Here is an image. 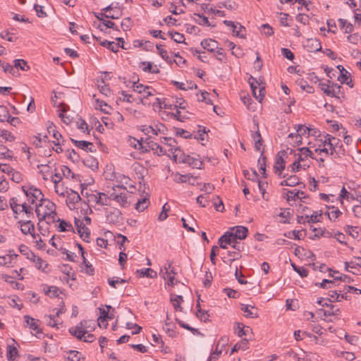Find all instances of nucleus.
Here are the masks:
<instances>
[{
    "label": "nucleus",
    "instance_id": "obj_1",
    "mask_svg": "<svg viewBox=\"0 0 361 361\" xmlns=\"http://www.w3.org/2000/svg\"><path fill=\"white\" fill-rule=\"evenodd\" d=\"M35 212L39 221L45 219L48 223L56 221V205L49 200H44L37 204Z\"/></svg>",
    "mask_w": 361,
    "mask_h": 361
},
{
    "label": "nucleus",
    "instance_id": "obj_31",
    "mask_svg": "<svg viewBox=\"0 0 361 361\" xmlns=\"http://www.w3.org/2000/svg\"><path fill=\"white\" fill-rule=\"evenodd\" d=\"M149 204V200L147 196L139 200L135 204V209L139 212H142Z\"/></svg>",
    "mask_w": 361,
    "mask_h": 361
},
{
    "label": "nucleus",
    "instance_id": "obj_29",
    "mask_svg": "<svg viewBox=\"0 0 361 361\" xmlns=\"http://www.w3.org/2000/svg\"><path fill=\"white\" fill-rule=\"evenodd\" d=\"M300 154H298L299 161H303L308 157H313V152L310 150L307 147H302L299 149Z\"/></svg>",
    "mask_w": 361,
    "mask_h": 361
},
{
    "label": "nucleus",
    "instance_id": "obj_16",
    "mask_svg": "<svg viewBox=\"0 0 361 361\" xmlns=\"http://www.w3.org/2000/svg\"><path fill=\"white\" fill-rule=\"evenodd\" d=\"M241 310L244 312L246 317L257 318L258 317L257 310L255 306L250 305H242Z\"/></svg>",
    "mask_w": 361,
    "mask_h": 361
},
{
    "label": "nucleus",
    "instance_id": "obj_34",
    "mask_svg": "<svg viewBox=\"0 0 361 361\" xmlns=\"http://www.w3.org/2000/svg\"><path fill=\"white\" fill-rule=\"evenodd\" d=\"M55 221H59V231H61V232L69 231L73 230V226L70 223L66 221L65 220H61L60 219H56Z\"/></svg>",
    "mask_w": 361,
    "mask_h": 361
},
{
    "label": "nucleus",
    "instance_id": "obj_5",
    "mask_svg": "<svg viewBox=\"0 0 361 361\" xmlns=\"http://www.w3.org/2000/svg\"><path fill=\"white\" fill-rule=\"evenodd\" d=\"M23 190L25 195L29 198V201L31 204H35L37 201L42 202V201L44 200L43 198L44 195L38 188L30 187L26 189L25 187H23Z\"/></svg>",
    "mask_w": 361,
    "mask_h": 361
},
{
    "label": "nucleus",
    "instance_id": "obj_37",
    "mask_svg": "<svg viewBox=\"0 0 361 361\" xmlns=\"http://www.w3.org/2000/svg\"><path fill=\"white\" fill-rule=\"evenodd\" d=\"M137 272L140 273V276L150 279L156 278L157 276V272L150 268L137 270Z\"/></svg>",
    "mask_w": 361,
    "mask_h": 361
},
{
    "label": "nucleus",
    "instance_id": "obj_38",
    "mask_svg": "<svg viewBox=\"0 0 361 361\" xmlns=\"http://www.w3.org/2000/svg\"><path fill=\"white\" fill-rule=\"evenodd\" d=\"M9 204H10V207L12 209V211L13 212L15 216L14 217L16 219L18 218V209H19V207L20 206V204L18 203V200L16 197H12L9 200Z\"/></svg>",
    "mask_w": 361,
    "mask_h": 361
},
{
    "label": "nucleus",
    "instance_id": "obj_47",
    "mask_svg": "<svg viewBox=\"0 0 361 361\" xmlns=\"http://www.w3.org/2000/svg\"><path fill=\"white\" fill-rule=\"evenodd\" d=\"M44 322L47 326H51V327H57L58 328V323L56 319L55 315H45L44 317Z\"/></svg>",
    "mask_w": 361,
    "mask_h": 361
},
{
    "label": "nucleus",
    "instance_id": "obj_35",
    "mask_svg": "<svg viewBox=\"0 0 361 361\" xmlns=\"http://www.w3.org/2000/svg\"><path fill=\"white\" fill-rule=\"evenodd\" d=\"M183 301V297L181 295H171V302L173 304L176 310H182V307H180V303Z\"/></svg>",
    "mask_w": 361,
    "mask_h": 361
},
{
    "label": "nucleus",
    "instance_id": "obj_39",
    "mask_svg": "<svg viewBox=\"0 0 361 361\" xmlns=\"http://www.w3.org/2000/svg\"><path fill=\"white\" fill-rule=\"evenodd\" d=\"M173 83L178 88H179L180 90H190V89H193V88L196 89L197 88V85L192 82H190V83L189 82L184 83V82H179L177 81H174Z\"/></svg>",
    "mask_w": 361,
    "mask_h": 361
},
{
    "label": "nucleus",
    "instance_id": "obj_45",
    "mask_svg": "<svg viewBox=\"0 0 361 361\" xmlns=\"http://www.w3.org/2000/svg\"><path fill=\"white\" fill-rule=\"evenodd\" d=\"M345 231L351 235L353 238H357L360 236L358 227L347 226L345 228Z\"/></svg>",
    "mask_w": 361,
    "mask_h": 361
},
{
    "label": "nucleus",
    "instance_id": "obj_24",
    "mask_svg": "<svg viewBox=\"0 0 361 361\" xmlns=\"http://www.w3.org/2000/svg\"><path fill=\"white\" fill-rule=\"evenodd\" d=\"M252 138L255 141V147L256 150H260V147L262 145V139L261 137V134L258 129V126H257V130L252 132Z\"/></svg>",
    "mask_w": 361,
    "mask_h": 361
},
{
    "label": "nucleus",
    "instance_id": "obj_42",
    "mask_svg": "<svg viewBox=\"0 0 361 361\" xmlns=\"http://www.w3.org/2000/svg\"><path fill=\"white\" fill-rule=\"evenodd\" d=\"M37 168L39 169V173L43 175V179L45 180H48L46 174L51 172V167L49 164H38Z\"/></svg>",
    "mask_w": 361,
    "mask_h": 361
},
{
    "label": "nucleus",
    "instance_id": "obj_41",
    "mask_svg": "<svg viewBox=\"0 0 361 361\" xmlns=\"http://www.w3.org/2000/svg\"><path fill=\"white\" fill-rule=\"evenodd\" d=\"M161 142L167 146L169 149L178 147L176 140L172 137H163L161 138Z\"/></svg>",
    "mask_w": 361,
    "mask_h": 361
},
{
    "label": "nucleus",
    "instance_id": "obj_56",
    "mask_svg": "<svg viewBox=\"0 0 361 361\" xmlns=\"http://www.w3.org/2000/svg\"><path fill=\"white\" fill-rule=\"evenodd\" d=\"M223 291L230 298H238L239 297L238 292L232 288H226Z\"/></svg>",
    "mask_w": 361,
    "mask_h": 361
},
{
    "label": "nucleus",
    "instance_id": "obj_59",
    "mask_svg": "<svg viewBox=\"0 0 361 361\" xmlns=\"http://www.w3.org/2000/svg\"><path fill=\"white\" fill-rule=\"evenodd\" d=\"M126 327L128 329H133V331L132 332L133 334H137L142 330V327L141 326H140L139 325H137L136 324H133L132 322H128L126 324Z\"/></svg>",
    "mask_w": 361,
    "mask_h": 361
},
{
    "label": "nucleus",
    "instance_id": "obj_27",
    "mask_svg": "<svg viewBox=\"0 0 361 361\" xmlns=\"http://www.w3.org/2000/svg\"><path fill=\"white\" fill-rule=\"evenodd\" d=\"M235 331H236L238 336L240 337H242L243 336H246V335L250 334L252 331V329L247 326H245L243 324L238 323Z\"/></svg>",
    "mask_w": 361,
    "mask_h": 361
},
{
    "label": "nucleus",
    "instance_id": "obj_54",
    "mask_svg": "<svg viewBox=\"0 0 361 361\" xmlns=\"http://www.w3.org/2000/svg\"><path fill=\"white\" fill-rule=\"evenodd\" d=\"M258 166H259V171L262 174H265V171H266V157L263 154H261L260 157L258 159Z\"/></svg>",
    "mask_w": 361,
    "mask_h": 361
},
{
    "label": "nucleus",
    "instance_id": "obj_52",
    "mask_svg": "<svg viewBox=\"0 0 361 361\" xmlns=\"http://www.w3.org/2000/svg\"><path fill=\"white\" fill-rule=\"evenodd\" d=\"M169 35L177 43H183L185 41L184 35L179 32H169Z\"/></svg>",
    "mask_w": 361,
    "mask_h": 361
},
{
    "label": "nucleus",
    "instance_id": "obj_28",
    "mask_svg": "<svg viewBox=\"0 0 361 361\" xmlns=\"http://www.w3.org/2000/svg\"><path fill=\"white\" fill-rule=\"evenodd\" d=\"M148 145L151 149L158 155L164 154L166 152V151H168V149H164L163 147L153 141L148 142Z\"/></svg>",
    "mask_w": 361,
    "mask_h": 361
},
{
    "label": "nucleus",
    "instance_id": "obj_55",
    "mask_svg": "<svg viewBox=\"0 0 361 361\" xmlns=\"http://www.w3.org/2000/svg\"><path fill=\"white\" fill-rule=\"evenodd\" d=\"M345 269L349 271V268H354L355 266H358L361 267V257H355V261H351L350 262H345Z\"/></svg>",
    "mask_w": 361,
    "mask_h": 361
},
{
    "label": "nucleus",
    "instance_id": "obj_36",
    "mask_svg": "<svg viewBox=\"0 0 361 361\" xmlns=\"http://www.w3.org/2000/svg\"><path fill=\"white\" fill-rule=\"evenodd\" d=\"M100 44L103 47H107L109 50L115 53L118 51V48L120 47L119 44H116L114 42H109L107 40L101 42Z\"/></svg>",
    "mask_w": 361,
    "mask_h": 361
},
{
    "label": "nucleus",
    "instance_id": "obj_25",
    "mask_svg": "<svg viewBox=\"0 0 361 361\" xmlns=\"http://www.w3.org/2000/svg\"><path fill=\"white\" fill-rule=\"evenodd\" d=\"M32 258H30L31 260L33 261V262L35 263V266L38 269H41L42 271H44L45 269L47 267L48 264L45 261H44L42 258L37 257L34 255V253H30Z\"/></svg>",
    "mask_w": 361,
    "mask_h": 361
},
{
    "label": "nucleus",
    "instance_id": "obj_62",
    "mask_svg": "<svg viewBox=\"0 0 361 361\" xmlns=\"http://www.w3.org/2000/svg\"><path fill=\"white\" fill-rule=\"evenodd\" d=\"M319 216H320V215H319L318 213L317 212H315L310 216H308V215L305 216V219L307 220V223H316L319 221Z\"/></svg>",
    "mask_w": 361,
    "mask_h": 361
},
{
    "label": "nucleus",
    "instance_id": "obj_60",
    "mask_svg": "<svg viewBox=\"0 0 361 361\" xmlns=\"http://www.w3.org/2000/svg\"><path fill=\"white\" fill-rule=\"evenodd\" d=\"M293 269L299 274V275L302 277H306L308 275V270L304 267H299L295 266V264H292Z\"/></svg>",
    "mask_w": 361,
    "mask_h": 361
},
{
    "label": "nucleus",
    "instance_id": "obj_4",
    "mask_svg": "<svg viewBox=\"0 0 361 361\" xmlns=\"http://www.w3.org/2000/svg\"><path fill=\"white\" fill-rule=\"evenodd\" d=\"M319 85L327 96L338 97V94L341 93V86L329 80L328 83L319 82Z\"/></svg>",
    "mask_w": 361,
    "mask_h": 361
},
{
    "label": "nucleus",
    "instance_id": "obj_18",
    "mask_svg": "<svg viewBox=\"0 0 361 361\" xmlns=\"http://www.w3.org/2000/svg\"><path fill=\"white\" fill-rule=\"evenodd\" d=\"M224 23L227 25L228 27H230L232 28L233 34V35L236 37H239L241 38H244L245 36L243 34H242L243 31H245V27L242 26L241 25H239V30H235V28L237 27V25L233 21L231 20H224Z\"/></svg>",
    "mask_w": 361,
    "mask_h": 361
},
{
    "label": "nucleus",
    "instance_id": "obj_53",
    "mask_svg": "<svg viewBox=\"0 0 361 361\" xmlns=\"http://www.w3.org/2000/svg\"><path fill=\"white\" fill-rule=\"evenodd\" d=\"M132 88L135 92H137L140 94L145 92L146 90H149V87L144 86L142 84L138 82H133Z\"/></svg>",
    "mask_w": 361,
    "mask_h": 361
},
{
    "label": "nucleus",
    "instance_id": "obj_3",
    "mask_svg": "<svg viewBox=\"0 0 361 361\" xmlns=\"http://www.w3.org/2000/svg\"><path fill=\"white\" fill-rule=\"evenodd\" d=\"M106 222L109 224L120 225L123 222V216L121 210L116 207L105 209Z\"/></svg>",
    "mask_w": 361,
    "mask_h": 361
},
{
    "label": "nucleus",
    "instance_id": "obj_58",
    "mask_svg": "<svg viewBox=\"0 0 361 361\" xmlns=\"http://www.w3.org/2000/svg\"><path fill=\"white\" fill-rule=\"evenodd\" d=\"M299 196V190H288L287 192V200H295V199H298Z\"/></svg>",
    "mask_w": 361,
    "mask_h": 361
},
{
    "label": "nucleus",
    "instance_id": "obj_17",
    "mask_svg": "<svg viewBox=\"0 0 361 361\" xmlns=\"http://www.w3.org/2000/svg\"><path fill=\"white\" fill-rule=\"evenodd\" d=\"M233 234L237 239L243 240L247 237L248 230L245 226H238L231 228Z\"/></svg>",
    "mask_w": 361,
    "mask_h": 361
},
{
    "label": "nucleus",
    "instance_id": "obj_8",
    "mask_svg": "<svg viewBox=\"0 0 361 361\" xmlns=\"http://www.w3.org/2000/svg\"><path fill=\"white\" fill-rule=\"evenodd\" d=\"M81 200L80 195L73 190H69L66 193V204L71 210L76 209V204Z\"/></svg>",
    "mask_w": 361,
    "mask_h": 361
},
{
    "label": "nucleus",
    "instance_id": "obj_2",
    "mask_svg": "<svg viewBox=\"0 0 361 361\" xmlns=\"http://www.w3.org/2000/svg\"><path fill=\"white\" fill-rule=\"evenodd\" d=\"M113 192H110V202L115 201L120 207H126L130 203L128 201V192L126 188L120 185L112 188Z\"/></svg>",
    "mask_w": 361,
    "mask_h": 361
},
{
    "label": "nucleus",
    "instance_id": "obj_20",
    "mask_svg": "<svg viewBox=\"0 0 361 361\" xmlns=\"http://www.w3.org/2000/svg\"><path fill=\"white\" fill-rule=\"evenodd\" d=\"M328 300L330 302L341 301V299L345 298L341 290H331L328 292Z\"/></svg>",
    "mask_w": 361,
    "mask_h": 361
},
{
    "label": "nucleus",
    "instance_id": "obj_26",
    "mask_svg": "<svg viewBox=\"0 0 361 361\" xmlns=\"http://www.w3.org/2000/svg\"><path fill=\"white\" fill-rule=\"evenodd\" d=\"M12 251H9V254L1 256L0 255V266H9L12 263L13 257H18V255L12 254Z\"/></svg>",
    "mask_w": 361,
    "mask_h": 361
},
{
    "label": "nucleus",
    "instance_id": "obj_51",
    "mask_svg": "<svg viewBox=\"0 0 361 361\" xmlns=\"http://www.w3.org/2000/svg\"><path fill=\"white\" fill-rule=\"evenodd\" d=\"M14 66L16 68H20L22 71H26L29 69V66L27 65V62L23 59H16L13 61Z\"/></svg>",
    "mask_w": 361,
    "mask_h": 361
},
{
    "label": "nucleus",
    "instance_id": "obj_49",
    "mask_svg": "<svg viewBox=\"0 0 361 361\" xmlns=\"http://www.w3.org/2000/svg\"><path fill=\"white\" fill-rule=\"evenodd\" d=\"M295 129L297 131V135H300L301 137L310 135V128L303 125H297L295 126Z\"/></svg>",
    "mask_w": 361,
    "mask_h": 361
},
{
    "label": "nucleus",
    "instance_id": "obj_21",
    "mask_svg": "<svg viewBox=\"0 0 361 361\" xmlns=\"http://www.w3.org/2000/svg\"><path fill=\"white\" fill-rule=\"evenodd\" d=\"M67 360L68 361H84L85 357L80 352L76 350H70L66 353Z\"/></svg>",
    "mask_w": 361,
    "mask_h": 361
},
{
    "label": "nucleus",
    "instance_id": "obj_61",
    "mask_svg": "<svg viewBox=\"0 0 361 361\" xmlns=\"http://www.w3.org/2000/svg\"><path fill=\"white\" fill-rule=\"evenodd\" d=\"M54 189H55V192L60 196H63L64 197L67 192L68 190H67L66 188H65L63 185V184L60 183L59 185H55L54 186Z\"/></svg>",
    "mask_w": 361,
    "mask_h": 361
},
{
    "label": "nucleus",
    "instance_id": "obj_23",
    "mask_svg": "<svg viewBox=\"0 0 361 361\" xmlns=\"http://www.w3.org/2000/svg\"><path fill=\"white\" fill-rule=\"evenodd\" d=\"M6 357L8 361H14L18 357V350L14 345L8 344L7 345Z\"/></svg>",
    "mask_w": 361,
    "mask_h": 361
},
{
    "label": "nucleus",
    "instance_id": "obj_32",
    "mask_svg": "<svg viewBox=\"0 0 361 361\" xmlns=\"http://www.w3.org/2000/svg\"><path fill=\"white\" fill-rule=\"evenodd\" d=\"M221 241H224L226 244L231 245L236 243V238H235L233 232H226L222 236L220 237Z\"/></svg>",
    "mask_w": 361,
    "mask_h": 361
},
{
    "label": "nucleus",
    "instance_id": "obj_57",
    "mask_svg": "<svg viewBox=\"0 0 361 361\" xmlns=\"http://www.w3.org/2000/svg\"><path fill=\"white\" fill-rule=\"evenodd\" d=\"M248 82L252 89V94H256V91L257 90V87L259 85V83L255 78L252 76L249 78Z\"/></svg>",
    "mask_w": 361,
    "mask_h": 361
},
{
    "label": "nucleus",
    "instance_id": "obj_6",
    "mask_svg": "<svg viewBox=\"0 0 361 361\" xmlns=\"http://www.w3.org/2000/svg\"><path fill=\"white\" fill-rule=\"evenodd\" d=\"M140 129L146 135L152 133L156 135L158 134L164 135L167 130L166 126L161 123H155L154 126H142Z\"/></svg>",
    "mask_w": 361,
    "mask_h": 361
},
{
    "label": "nucleus",
    "instance_id": "obj_15",
    "mask_svg": "<svg viewBox=\"0 0 361 361\" xmlns=\"http://www.w3.org/2000/svg\"><path fill=\"white\" fill-rule=\"evenodd\" d=\"M201 46L208 51L214 52L219 47V43L212 39H206L201 42Z\"/></svg>",
    "mask_w": 361,
    "mask_h": 361
},
{
    "label": "nucleus",
    "instance_id": "obj_7",
    "mask_svg": "<svg viewBox=\"0 0 361 361\" xmlns=\"http://www.w3.org/2000/svg\"><path fill=\"white\" fill-rule=\"evenodd\" d=\"M169 152V157H172L175 161L179 163H186L189 155H186L180 147L170 148L168 149Z\"/></svg>",
    "mask_w": 361,
    "mask_h": 361
},
{
    "label": "nucleus",
    "instance_id": "obj_22",
    "mask_svg": "<svg viewBox=\"0 0 361 361\" xmlns=\"http://www.w3.org/2000/svg\"><path fill=\"white\" fill-rule=\"evenodd\" d=\"M47 128L48 133L54 137L56 142H60V140L62 139V135L56 130V126L54 125V123L49 122Z\"/></svg>",
    "mask_w": 361,
    "mask_h": 361
},
{
    "label": "nucleus",
    "instance_id": "obj_64",
    "mask_svg": "<svg viewBox=\"0 0 361 361\" xmlns=\"http://www.w3.org/2000/svg\"><path fill=\"white\" fill-rule=\"evenodd\" d=\"M196 316L200 320L204 321V322L207 320L208 317H209V315L207 314V312L204 310H202V309H198L197 310Z\"/></svg>",
    "mask_w": 361,
    "mask_h": 361
},
{
    "label": "nucleus",
    "instance_id": "obj_13",
    "mask_svg": "<svg viewBox=\"0 0 361 361\" xmlns=\"http://www.w3.org/2000/svg\"><path fill=\"white\" fill-rule=\"evenodd\" d=\"M171 268V263L168 264V267H165V272L164 274V279L169 286H174V275L176 274L173 268Z\"/></svg>",
    "mask_w": 361,
    "mask_h": 361
},
{
    "label": "nucleus",
    "instance_id": "obj_10",
    "mask_svg": "<svg viewBox=\"0 0 361 361\" xmlns=\"http://www.w3.org/2000/svg\"><path fill=\"white\" fill-rule=\"evenodd\" d=\"M92 200L95 202L97 204L102 206H111L110 203V192L108 194L104 192H97V194L92 195Z\"/></svg>",
    "mask_w": 361,
    "mask_h": 361
},
{
    "label": "nucleus",
    "instance_id": "obj_46",
    "mask_svg": "<svg viewBox=\"0 0 361 361\" xmlns=\"http://www.w3.org/2000/svg\"><path fill=\"white\" fill-rule=\"evenodd\" d=\"M11 118V115L9 114L8 110L6 106L1 105L0 106V121L4 122L6 120H8Z\"/></svg>",
    "mask_w": 361,
    "mask_h": 361
},
{
    "label": "nucleus",
    "instance_id": "obj_14",
    "mask_svg": "<svg viewBox=\"0 0 361 361\" xmlns=\"http://www.w3.org/2000/svg\"><path fill=\"white\" fill-rule=\"evenodd\" d=\"M72 142L74 143V145L82 149L85 150L86 152H92L94 151V145L92 142L85 141V140H76L75 139L71 138Z\"/></svg>",
    "mask_w": 361,
    "mask_h": 361
},
{
    "label": "nucleus",
    "instance_id": "obj_33",
    "mask_svg": "<svg viewBox=\"0 0 361 361\" xmlns=\"http://www.w3.org/2000/svg\"><path fill=\"white\" fill-rule=\"evenodd\" d=\"M228 341L227 338H221L220 339V341H219V343H217V345H216V350L212 353V354L210 355L209 359H208V361H215L216 360L219 355L221 354L222 353V349H219V343L221 341H224V342H226Z\"/></svg>",
    "mask_w": 361,
    "mask_h": 361
},
{
    "label": "nucleus",
    "instance_id": "obj_43",
    "mask_svg": "<svg viewBox=\"0 0 361 361\" xmlns=\"http://www.w3.org/2000/svg\"><path fill=\"white\" fill-rule=\"evenodd\" d=\"M80 327H72L69 329L71 334L76 336L79 339H82L83 336L87 334L86 330H80Z\"/></svg>",
    "mask_w": 361,
    "mask_h": 361
},
{
    "label": "nucleus",
    "instance_id": "obj_44",
    "mask_svg": "<svg viewBox=\"0 0 361 361\" xmlns=\"http://www.w3.org/2000/svg\"><path fill=\"white\" fill-rule=\"evenodd\" d=\"M285 169V161L282 157H278L276 164L274 166V169L276 173H279V175L281 174V171Z\"/></svg>",
    "mask_w": 361,
    "mask_h": 361
},
{
    "label": "nucleus",
    "instance_id": "obj_19",
    "mask_svg": "<svg viewBox=\"0 0 361 361\" xmlns=\"http://www.w3.org/2000/svg\"><path fill=\"white\" fill-rule=\"evenodd\" d=\"M25 322L29 326L30 329L36 331V334L41 333L40 329H39V320H36L35 319L25 315L24 317Z\"/></svg>",
    "mask_w": 361,
    "mask_h": 361
},
{
    "label": "nucleus",
    "instance_id": "obj_48",
    "mask_svg": "<svg viewBox=\"0 0 361 361\" xmlns=\"http://www.w3.org/2000/svg\"><path fill=\"white\" fill-rule=\"evenodd\" d=\"M336 278L334 280L324 279L322 283H319V286L323 288H331L336 287Z\"/></svg>",
    "mask_w": 361,
    "mask_h": 361
},
{
    "label": "nucleus",
    "instance_id": "obj_12",
    "mask_svg": "<svg viewBox=\"0 0 361 361\" xmlns=\"http://www.w3.org/2000/svg\"><path fill=\"white\" fill-rule=\"evenodd\" d=\"M18 224H20V231L23 233L25 235L29 233L32 235L34 238H35V233H33L35 231V225L31 222V221H19Z\"/></svg>",
    "mask_w": 361,
    "mask_h": 361
},
{
    "label": "nucleus",
    "instance_id": "obj_50",
    "mask_svg": "<svg viewBox=\"0 0 361 361\" xmlns=\"http://www.w3.org/2000/svg\"><path fill=\"white\" fill-rule=\"evenodd\" d=\"M299 178L295 175L290 176L286 179V185L293 187L299 184Z\"/></svg>",
    "mask_w": 361,
    "mask_h": 361
},
{
    "label": "nucleus",
    "instance_id": "obj_63",
    "mask_svg": "<svg viewBox=\"0 0 361 361\" xmlns=\"http://www.w3.org/2000/svg\"><path fill=\"white\" fill-rule=\"evenodd\" d=\"M262 32L266 36H271L274 34L272 27L268 24H264L262 25Z\"/></svg>",
    "mask_w": 361,
    "mask_h": 361
},
{
    "label": "nucleus",
    "instance_id": "obj_40",
    "mask_svg": "<svg viewBox=\"0 0 361 361\" xmlns=\"http://www.w3.org/2000/svg\"><path fill=\"white\" fill-rule=\"evenodd\" d=\"M338 23L340 24V26L343 30H344V32L345 33H350L353 30V26L351 23L347 22L345 19L340 18L338 20Z\"/></svg>",
    "mask_w": 361,
    "mask_h": 361
},
{
    "label": "nucleus",
    "instance_id": "obj_30",
    "mask_svg": "<svg viewBox=\"0 0 361 361\" xmlns=\"http://www.w3.org/2000/svg\"><path fill=\"white\" fill-rule=\"evenodd\" d=\"M185 164L195 169H201L202 165V162L199 159L198 156L197 157L188 156Z\"/></svg>",
    "mask_w": 361,
    "mask_h": 361
},
{
    "label": "nucleus",
    "instance_id": "obj_11",
    "mask_svg": "<svg viewBox=\"0 0 361 361\" xmlns=\"http://www.w3.org/2000/svg\"><path fill=\"white\" fill-rule=\"evenodd\" d=\"M75 226L77 227L78 233H79L80 238L85 242L90 241V232L89 229L83 225V223L80 220H76L75 221Z\"/></svg>",
    "mask_w": 361,
    "mask_h": 361
},
{
    "label": "nucleus",
    "instance_id": "obj_9",
    "mask_svg": "<svg viewBox=\"0 0 361 361\" xmlns=\"http://www.w3.org/2000/svg\"><path fill=\"white\" fill-rule=\"evenodd\" d=\"M341 142L338 138L332 137L329 135H327L324 141V145L328 146L330 149V154L334 155V153H337L336 149L337 147H341L342 145H340Z\"/></svg>",
    "mask_w": 361,
    "mask_h": 361
}]
</instances>
